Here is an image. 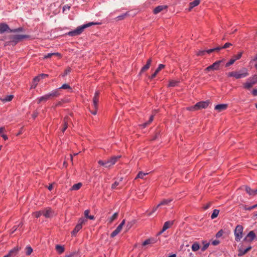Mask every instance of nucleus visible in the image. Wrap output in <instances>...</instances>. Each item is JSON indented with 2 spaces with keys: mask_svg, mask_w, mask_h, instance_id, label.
I'll return each instance as SVG.
<instances>
[{
  "mask_svg": "<svg viewBox=\"0 0 257 257\" xmlns=\"http://www.w3.org/2000/svg\"><path fill=\"white\" fill-rule=\"evenodd\" d=\"M245 191L249 195H254V190L251 189L248 186H245Z\"/></svg>",
  "mask_w": 257,
  "mask_h": 257,
  "instance_id": "39",
  "label": "nucleus"
},
{
  "mask_svg": "<svg viewBox=\"0 0 257 257\" xmlns=\"http://www.w3.org/2000/svg\"><path fill=\"white\" fill-rule=\"evenodd\" d=\"M248 75V71L246 68L240 70L239 72H235V78L240 79L244 78Z\"/></svg>",
  "mask_w": 257,
  "mask_h": 257,
  "instance_id": "7",
  "label": "nucleus"
},
{
  "mask_svg": "<svg viewBox=\"0 0 257 257\" xmlns=\"http://www.w3.org/2000/svg\"><path fill=\"white\" fill-rule=\"evenodd\" d=\"M220 48H221L219 47H217L215 48L210 49L208 50H199L197 52L196 55L197 56H204L206 53L210 54V53L213 52L214 51H219L220 50Z\"/></svg>",
  "mask_w": 257,
  "mask_h": 257,
  "instance_id": "6",
  "label": "nucleus"
},
{
  "mask_svg": "<svg viewBox=\"0 0 257 257\" xmlns=\"http://www.w3.org/2000/svg\"><path fill=\"white\" fill-rule=\"evenodd\" d=\"M151 62H152L151 59H148L147 62V64L144 67H142V68L141 70V72H143L145 71L146 70H148L150 66Z\"/></svg>",
  "mask_w": 257,
  "mask_h": 257,
  "instance_id": "23",
  "label": "nucleus"
},
{
  "mask_svg": "<svg viewBox=\"0 0 257 257\" xmlns=\"http://www.w3.org/2000/svg\"><path fill=\"white\" fill-rule=\"evenodd\" d=\"M18 229V227L17 225L14 226V227L12 229V231L11 232V233H13L15 231H16Z\"/></svg>",
  "mask_w": 257,
  "mask_h": 257,
  "instance_id": "61",
  "label": "nucleus"
},
{
  "mask_svg": "<svg viewBox=\"0 0 257 257\" xmlns=\"http://www.w3.org/2000/svg\"><path fill=\"white\" fill-rule=\"evenodd\" d=\"M34 214H35L36 217L39 218L41 215H43V211L41 210V211H39L35 212L34 213Z\"/></svg>",
  "mask_w": 257,
  "mask_h": 257,
  "instance_id": "47",
  "label": "nucleus"
},
{
  "mask_svg": "<svg viewBox=\"0 0 257 257\" xmlns=\"http://www.w3.org/2000/svg\"><path fill=\"white\" fill-rule=\"evenodd\" d=\"M28 37L29 36L26 35H18L12 36L11 39L13 42L17 43L21 40L25 38H28Z\"/></svg>",
  "mask_w": 257,
  "mask_h": 257,
  "instance_id": "9",
  "label": "nucleus"
},
{
  "mask_svg": "<svg viewBox=\"0 0 257 257\" xmlns=\"http://www.w3.org/2000/svg\"><path fill=\"white\" fill-rule=\"evenodd\" d=\"M119 185V182L115 181L113 184L111 185V188L112 189H115L117 186Z\"/></svg>",
  "mask_w": 257,
  "mask_h": 257,
  "instance_id": "57",
  "label": "nucleus"
},
{
  "mask_svg": "<svg viewBox=\"0 0 257 257\" xmlns=\"http://www.w3.org/2000/svg\"><path fill=\"white\" fill-rule=\"evenodd\" d=\"M59 90L60 91V89H71V87L68 84H64L60 87L58 88Z\"/></svg>",
  "mask_w": 257,
  "mask_h": 257,
  "instance_id": "45",
  "label": "nucleus"
},
{
  "mask_svg": "<svg viewBox=\"0 0 257 257\" xmlns=\"http://www.w3.org/2000/svg\"><path fill=\"white\" fill-rule=\"evenodd\" d=\"M70 71H71V69L70 68H67L65 71V72H64V74L63 75V76H65L67 75L70 72Z\"/></svg>",
  "mask_w": 257,
  "mask_h": 257,
  "instance_id": "58",
  "label": "nucleus"
},
{
  "mask_svg": "<svg viewBox=\"0 0 257 257\" xmlns=\"http://www.w3.org/2000/svg\"><path fill=\"white\" fill-rule=\"evenodd\" d=\"M87 221V219L84 218H81L78 220V223L72 232V235L75 236L78 232L82 228V225Z\"/></svg>",
  "mask_w": 257,
  "mask_h": 257,
  "instance_id": "3",
  "label": "nucleus"
},
{
  "mask_svg": "<svg viewBox=\"0 0 257 257\" xmlns=\"http://www.w3.org/2000/svg\"><path fill=\"white\" fill-rule=\"evenodd\" d=\"M251 248V246H249L248 247H247V248H246L245 249H244L242 246L239 247L238 249V256H241L242 255H243L244 254H245L248 251H249V250H250Z\"/></svg>",
  "mask_w": 257,
  "mask_h": 257,
  "instance_id": "14",
  "label": "nucleus"
},
{
  "mask_svg": "<svg viewBox=\"0 0 257 257\" xmlns=\"http://www.w3.org/2000/svg\"><path fill=\"white\" fill-rule=\"evenodd\" d=\"M99 94H100V92L99 91H96L95 92L94 96L93 98V105L94 108L97 109Z\"/></svg>",
  "mask_w": 257,
  "mask_h": 257,
  "instance_id": "13",
  "label": "nucleus"
},
{
  "mask_svg": "<svg viewBox=\"0 0 257 257\" xmlns=\"http://www.w3.org/2000/svg\"><path fill=\"white\" fill-rule=\"evenodd\" d=\"M223 62V60H218L215 61L212 65L208 66L205 69V71L209 72L211 70H217L219 69L220 64Z\"/></svg>",
  "mask_w": 257,
  "mask_h": 257,
  "instance_id": "5",
  "label": "nucleus"
},
{
  "mask_svg": "<svg viewBox=\"0 0 257 257\" xmlns=\"http://www.w3.org/2000/svg\"><path fill=\"white\" fill-rule=\"evenodd\" d=\"M40 79H41L40 76H39V75H38V76L35 77L33 79V83H37L38 84V82L40 80Z\"/></svg>",
  "mask_w": 257,
  "mask_h": 257,
  "instance_id": "51",
  "label": "nucleus"
},
{
  "mask_svg": "<svg viewBox=\"0 0 257 257\" xmlns=\"http://www.w3.org/2000/svg\"><path fill=\"white\" fill-rule=\"evenodd\" d=\"M52 56H57L59 57H61V55L59 53H48L46 55H45L44 57V59H48L51 58Z\"/></svg>",
  "mask_w": 257,
  "mask_h": 257,
  "instance_id": "25",
  "label": "nucleus"
},
{
  "mask_svg": "<svg viewBox=\"0 0 257 257\" xmlns=\"http://www.w3.org/2000/svg\"><path fill=\"white\" fill-rule=\"evenodd\" d=\"M100 24V23L90 22L87 24H84L82 26L78 27L74 30L69 32L67 33V35L70 36H71V37H74V36L79 35L83 32V31H84V30L85 28H87L90 27L92 25H99Z\"/></svg>",
  "mask_w": 257,
  "mask_h": 257,
  "instance_id": "1",
  "label": "nucleus"
},
{
  "mask_svg": "<svg viewBox=\"0 0 257 257\" xmlns=\"http://www.w3.org/2000/svg\"><path fill=\"white\" fill-rule=\"evenodd\" d=\"M148 174V173H144V172H143L142 171H140L138 174V175H137V177L136 178V179H137V178L143 179L144 176H146Z\"/></svg>",
  "mask_w": 257,
  "mask_h": 257,
  "instance_id": "38",
  "label": "nucleus"
},
{
  "mask_svg": "<svg viewBox=\"0 0 257 257\" xmlns=\"http://www.w3.org/2000/svg\"><path fill=\"white\" fill-rule=\"evenodd\" d=\"M209 101L208 100L205 101H200L197 102L195 104V106L197 108V110L202 109V108H206L209 105Z\"/></svg>",
  "mask_w": 257,
  "mask_h": 257,
  "instance_id": "10",
  "label": "nucleus"
},
{
  "mask_svg": "<svg viewBox=\"0 0 257 257\" xmlns=\"http://www.w3.org/2000/svg\"><path fill=\"white\" fill-rule=\"evenodd\" d=\"M70 9V6H69L68 5H65L63 8V12H64L65 11H69Z\"/></svg>",
  "mask_w": 257,
  "mask_h": 257,
  "instance_id": "52",
  "label": "nucleus"
},
{
  "mask_svg": "<svg viewBox=\"0 0 257 257\" xmlns=\"http://www.w3.org/2000/svg\"><path fill=\"white\" fill-rule=\"evenodd\" d=\"M255 237L256 235L254 232L253 231H250L247 234V235L246 236L244 239L245 240H247L249 242H251L253 240L255 239Z\"/></svg>",
  "mask_w": 257,
  "mask_h": 257,
  "instance_id": "16",
  "label": "nucleus"
},
{
  "mask_svg": "<svg viewBox=\"0 0 257 257\" xmlns=\"http://www.w3.org/2000/svg\"><path fill=\"white\" fill-rule=\"evenodd\" d=\"M118 215V212L114 213L111 217L108 219L109 223H111L114 220H115Z\"/></svg>",
  "mask_w": 257,
  "mask_h": 257,
  "instance_id": "26",
  "label": "nucleus"
},
{
  "mask_svg": "<svg viewBox=\"0 0 257 257\" xmlns=\"http://www.w3.org/2000/svg\"><path fill=\"white\" fill-rule=\"evenodd\" d=\"M223 233V232L222 230H219V231L216 233V237H217V238L221 237V236L222 235Z\"/></svg>",
  "mask_w": 257,
  "mask_h": 257,
  "instance_id": "56",
  "label": "nucleus"
},
{
  "mask_svg": "<svg viewBox=\"0 0 257 257\" xmlns=\"http://www.w3.org/2000/svg\"><path fill=\"white\" fill-rule=\"evenodd\" d=\"M153 118H154V116H153V115H152L150 117L149 120L148 121H147V122H145V123H143V124H142V126L144 128L146 127L148 125H149V124H150V123L153 121Z\"/></svg>",
  "mask_w": 257,
  "mask_h": 257,
  "instance_id": "36",
  "label": "nucleus"
},
{
  "mask_svg": "<svg viewBox=\"0 0 257 257\" xmlns=\"http://www.w3.org/2000/svg\"><path fill=\"white\" fill-rule=\"evenodd\" d=\"M69 121V118L68 116H66L64 119V127L62 129V132H64L67 129L68 127V123Z\"/></svg>",
  "mask_w": 257,
  "mask_h": 257,
  "instance_id": "24",
  "label": "nucleus"
},
{
  "mask_svg": "<svg viewBox=\"0 0 257 257\" xmlns=\"http://www.w3.org/2000/svg\"><path fill=\"white\" fill-rule=\"evenodd\" d=\"M200 2V0H194V1L190 3L189 5L190 7L188 9V11H191V10L194 7L198 6Z\"/></svg>",
  "mask_w": 257,
  "mask_h": 257,
  "instance_id": "21",
  "label": "nucleus"
},
{
  "mask_svg": "<svg viewBox=\"0 0 257 257\" xmlns=\"http://www.w3.org/2000/svg\"><path fill=\"white\" fill-rule=\"evenodd\" d=\"M164 67H165V65L164 64H159L158 67L156 69L155 71L158 73L159 72L161 69H163Z\"/></svg>",
  "mask_w": 257,
  "mask_h": 257,
  "instance_id": "46",
  "label": "nucleus"
},
{
  "mask_svg": "<svg viewBox=\"0 0 257 257\" xmlns=\"http://www.w3.org/2000/svg\"><path fill=\"white\" fill-rule=\"evenodd\" d=\"M154 242L153 241V239H146V240H145L143 242L142 245L143 246H145L146 245H148V244H151V243H153Z\"/></svg>",
  "mask_w": 257,
  "mask_h": 257,
  "instance_id": "42",
  "label": "nucleus"
},
{
  "mask_svg": "<svg viewBox=\"0 0 257 257\" xmlns=\"http://www.w3.org/2000/svg\"><path fill=\"white\" fill-rule=\"evenodd\" d=\"M11 29L9 26L6 23L0 24V33L3 34L5 32H11Z\"/></svg>",
  "mask_w": 257,
  "mask_h": 257,
  "instance_id": "11",
  "label": "nucleus"
},
{
  "mask_svg": "<svg viewBox=\"0 0 257 257\" xmlns=\"http://www.w3.org/2000/svg\"><path fill=\"white\" fill-rule=\"evenodd\" d=\"M257 82V77L254 75L253 77L249 78L246 82L244 83L243 87L245 89H250L254 84Z\"/></svg>",
  "mask_w": 257,
  "mask_h": 257,
  "instance_id": "4",
  "label": "nucleus"
},
{
  "mask_svg": "<svg viewBox=\"0 0 257 257\" xmlns=\"http://www.w3.org/2000/svg\"><path fill=\"white\" fill-rule=\"evenodd\" d=\"M179 81L175 80H172L170 81L169 84L168 85L169 87H175L178 85Z\"/></svg>",
  "mask_w": 257,
  "mask_h": 257,
  "instance_id": "33",
  "label": "nucleus"
},
{
  "mask_svg": "<svg viewBox=\"0 0 257 257\" xmlns=\"http://www.w3.org/2000/svg\"><path fill=\"white\" fill-rule=\"evenodd\" d=\"M47 94L50 99L54 97H57L60 95V91L59 90L58 88L53 90L50 93H48Z\"/></svg>",
  "mask_w": 257,
  "mask_h": 257,
  "instance_id": "15",
  "label": "nucleus"
},
{
  "mask_svg": "<svg viewBox=\"0 0 257 257\" xmlns=\"http://www.w3.org/2000/svg\"><path fill=\"white\" fill-rule=\"evenodd\" d=\"M243 228L241 225H237L234 231L235 235V240L238 242L242 237Z\"/></svg>",
  "mask_w": 257,
  "mask_h": 257,
  "instance_id": "2",
  "label": "nucleus"
},
{
  "mask_svg": "<svg viewBox=\"0 0 257 257\" xmlns=\"http://www.w3.org/2000/svg\"><path fill=\"white\" fill-rule=\"evenodd\" d=\"M82 185V184L81 183H78L75 184L71 187L70 190H78L81 188Z\"/></svg>",
  "mask_w": 257,
  "mask_h": 257,
  "instance_id": "29",
  "label": "nucleus"
},
{
  "mask_svg": "<svg viewBox=\"0 0 257 257\" xmlns=\"http://www.w3.org/2000/svg\"><path fill=\"white\" fill-rule=\"evenodd\" d=\"M232 46V44L230 43H226L222 47H220V50L222 49H226L227 48H228L229 47Z\"/></svg>",
  "mask_w": 257,
  "mask_h": 257,
  "instance_id": "50",
  "label": "nucleus"
},
{
  "mask_svg": "<svg viewBox=\"0 0 257 257\" xmlns=\"http://www.w3.org/2000/svg\"><path fill=\"white\" fill-rule=\"evenodd\" d=\"M120 156H113L112 157V158H111L109 161L110 162V164L112 165H113L116 162V161H117V160L120 158Z\"/></svg>",
  "mask_w": 257,
  "mask_h": 257,
  "instance_id": "28",
  "label": "nucleus"
},
{
  "mask_svg": "<svg viewBox=\"0 0 257 257\" xmlns=\"http://www.w3.org/2000/svg\"><path fill=\"white\" fill-rule=\"evenodd\" d=\"M112 166V165L110 164V162L109 160L107 161H105V168H109Z\"/></svg>",
  "mask_w": 257,
  "mask_h": 257,
  "instance_id": "54",
  "label": "nucleus"
},
{
  "mask_svg": "<svg viewBox=\"0 0 257 257\" xmlns=\"http://www.w3.org/2000/svg\"><path fill=\"white\" fill-rule=\"evenodd\" d=\"M252 94L253 96H257V89H254L252 91Z\"/></svg>",
  "mask_w": 257,
  "mask_h": 257,
  "instance_id": "64",
  "label": "nucleus"
},
{
  "mask_svg": "<svg viewBox=\"0 0 257 257\" xmlns=\"http://www.w3.org/2000/svg\"><path fill=\"white\" fill-rule=\"evenodd\" d=\"M187 110L189 111H195L197 110L196 107L195 106V105L193 106H191L190 107H188L186 108Z\"/></svg>",
  "mask_w": 257,
  "mask_h": 257,
  "instance_id": "49",
  "label": "nucleus"
},
{
  "mask_svg": "<svg viewBox=\"0 0 257 257\" xmlns=\"http://www.w3.org/2000/svg\"><path fill=\"white\" fill-rule=\"evenodd\" d=\"M241 56H242V53H241V52L239 53L236 55L234 56L233 59H235V61H236L237 60L241 58Z\"/></svg>",
  "mask_w": 257,
  "mask_h": 257,
  "instance_id": "53",
  "label": "nucleus"
},
{
  "mask_svg": "<svg viewBox=\"0 0 257 257\" xmlns=\"http://www.w3.org/2000/svg\"><path fill=\"white\" fill-rule=\"evenodd\" d=\"M219 213V210L218 209H214L213 211V212L211 215V219H214L215 218L217 217L218 215V214Z\"/></svg>",
  "mask_w": 257,
  "mask_h": 257,
  "instance_id": "35",
  "label": "nucleus"
},
{
  "mask_svg": "<svg viewBox=\"0 0 257 257\" xmlns=\"http://www.w3.org/2000/svg\"><path fill=\"white\" fill-rule=\"evenodd\" d=\"M122 227L120 225H118L116 228L111 233L110 237H114L116 235H117L121 230Z\"/></svg>",
  "mask_w": 257,
  "mask_h": 257,
  "instance_id": "19",
  "label": "nucleus"
},
{
  "mask_svg": "<svg viewBox=\"0 0 257 257\" xmlns=\"http://www.w3.org/2000/svg\"><path fill=\"white\" fill-rule=\"evenodd\" d=\"M128 15V12H126L125 13L117 17L116 19L117 20H123L126 16H127Z\"/></svg>",
  "mask_w": 257,
  "mask_h": 257,
  "instance_id": "41",
  "label": "nucleus"
},
{
  "mask_svg": "<svg viewBox=\"0 0 257 257\" xmlns=\"http://www.w3.org/2000/svg\"><path fill=\"white\" fill-rule=\"evenodd\" d=\"M174 223V221H167L165 222L164 224L163 228L162 230L158 232V235L161 234L163 232H164L167 229L171 227Z\"/></svg>",
  "mask_w": 257,
  "mask_h": 257,
  "instance_id": "8",
  "label": "nucleus"
},
{
  "mask_svg": "<svg viewBox=\"0 0 257 257\" xmlns=\"http://www.w3.org/2000/svg\"><path fill=\"white\" fill-rule=\"evenodd\" d=\"M24 31V28L23 27H19L17 29H12L11 30V33H17L19 32H22Z\"/></svg>",
  "mask_w": 257,
  "mask_h": 257,
  "instance_id": "43",
  "label": "nucleus"
},
{
  "mask_svg": "<svg viewBox=\"0 0 257 257\" xmlns=\"http://www.w3.org/2000/svg\"><path fill=\"white\" fill-rule=\"evenodd\" d=\"M167 8V7L164 5L158 6L155 8L153 12L155 14H157L162 11L163 10L166 9Z\"/></svg>",
  "mask_w": 257,
  "mask_h": 257,
  "instance_id": "18",
  "label": "nucleus"
},
{
  "mask_svg": "<svg viewBox=\"0 0 257 257\" xmlns=\"http://www.w3.org/2000/svg\"><path fill=\"white\" fill-rule=\"evenodd\" d=\"M21 249V247H19L18 246H16L13 249H12V250H11L10 251H9V253L10 254H11V255H13V254L14 253L15 254H17V252H18V251Z\"/></svg>",
  "mask_w": 257,
  "mask_h": 257,
  "instance_id": "32",
  "label": "nucleus"
},
{
  "mask_svg": "<svg viewBox=\"0 0 257 257\" xmlns=\"http://www.w3.org/2000/svg\"><path fill=\"white\" fill-rule=\"evenodd\" d=\"M256 207H257V205L255 204V205H252L251 206H250V207H248L247 209L248 210H251L252 209H254V208H256Z\"/></svg>",
  "mask_w": 257,
  "mask_h": 257,
  "instance_id": "63",
  "label": "nucleus"
},
{
  "mask_svg": "<svg viewBox=\"0 0 257 257\" xmlns=\"http://www.w3.org/2000/svg\"><path fill=\"white\" fill-rule=\"evenodd\" d=\"M56 249L59 254H62L65 250L64 247L59 244L56 246Z\"/></svg>",
  "mask_w": 257,
  "mask_h": 257,
  "instance_id": "27",
  "label": "nucleus"
},
{
  "mask_svg": "<svg viewBox=\"0 0 257 257\" xmlns=\"http://www.w3.org/2000/svg\"><path fill=\"white\" fill-rule=\"evenodd\" d=\"M153 118H154V116H153V115H152L150 117L149 120L148 121H147V122H145V123H143V124H142V126L144 128L146 127L148 125H149V124H150V123L153 121Z\"/></svg>",
  "mask_w": 257,
  "mask_h": 257,
  "instance_id": "37",
  "label": "nucleus"
},
{
  "mask_svg": "<svg viewBox=\"0 0 257 257\" xmlns=\"http://www.w3.org/2000/svg\"><path fill=\"white\" fill-rule=\"evenodd\" d=\"M43 215L46 218H50L53 216L54 211L50 208H47L43 210Z\"/></svg>",
  "mask_w": 257,
  "mask_h": 257,
  "instance_id": "12",
  "label": "nucleus"
},
{
  "mask_svg": "<svg viewBox=\"0 0 257 257\" xmlns=\"http://www.w3.org/2000/svg\"><path fill=\"white\" fill-rule=\"evenodd\" d=\"M227 75L228 77H235V71H233V72H229L227 74Z\"/></svg>",
  "mask_w": 257,
  "mask_h": 257,
  "instance_id": "55",
  "label": "nucleus"
},
{
  "mask_svg": "<svg viewBox=\"0 0 257 257\" xmlns=\"http://www.w3.org/2000/svg\"><path fill=\"white\" fill-rule=\"evenodd\" d=\"M227 108V104H219L216 105L214 109L217 110L218 112H221L223 110L226 109Z\"/></svg>",
  "mask_w": 257,
  "mask_h": 257,
  "instance_id": "17",
  "label": "nucleus"
},
{
  "mask_svg": "<svg viewBox=\"0 0 257 257\" xmlns=\"http://www.w3.org/2000/svg\"><path fill=\"white\" fill-rule=\"evenodd\" d=\"M235 61V59H234L233 58L231 59L227 63L225 64V67H228L231 65L233 64L234 62Z\"/></svg>",
  "mask_w": 257,
  "mask_h": 257,
  "instance_id": "44",
  "label": "nucleus"
},
{
  "mask_svg": "<svg viewBox=\"0 0 257 257\" xmlns=\"http://www.w3.org/2000/svg\"><path fill=\"white\" fill-rule=\"evenodd\" d=\"M50 99L48 94H46L43 96H42L39 98H38V103H40L43 101H46Z\"/></svg>",
  "mask_w": 257,
  "mask_h": 257,
  "instance_id": "20",
  "label": "nucleus"
},
{
  "mask_svg": "<svg viewBox=\"0 0 257 257\" xmlns=\"http://www.w3.org/2000/svg\"><path fill=\"white\" fill-rule=\"evenodd\" d=\"M202 244H203V246H202V247H201V251H204L209 246V242H207V241H203Z\"/></svg>",
  "mask_w": 257,
  "mask_h": 257,
  "instance_id": "34",
  "label": "nucleus"
},
{
  "mask_svg": "<svg viewBox=\"0 0 257 257\" xmlns=\"http://www.w3.org/2000/svg\"><path fill=\"white\" fill-rule=\"evenodd\" d=\"M172 201H173L172 199H164L162 201H161L160 203L158 204V206H161L162 205H168Z\"/></svg>",
  "mask_w": 257,
  "mask_h": 257,
  "instance_id": "22",
  "label": "nucleus"
},
{
  "mask_svg": "<svg viewBox=\"0 0 257 257\" xmlns=\"http://www.w3.org/2000/svg\"><path fill=\"white\" fill-rule=\"evenodd\" d=\"M191 248L193 251H196L200 248V245L198 242H195L192 245Z\"/></svg>",
  "mask_w": 257,
  "mask_h": 257,
  "instance_id": "30",
  "label": "nucleus"
},
{
  "mask_svg": "<svg viewBox=\"0 0 257 257\" xmlns=\"http://www.w3.org/2000/svg\"><path fill=\"white\" fill-rule=\"evenodd\" d=\"M13 97H14V96L13 95H7V96H5V97H4L2 99V100L3 102H4L11 101L13 99Z\"/></svg>",
  "mask_w": 257,
  "mask_h": 257,
  "instance_id": "31",
  "label": "nucleus"
},
{
  "mask_svg": "<svg viewBox=\"0 0 257 257\" xmlns=\"http://www.w3.org/2000/svg\"><path fill=\"white\" fill-rule=\"evenodd\" d=\"M90 211L89 210H86L85 211H84V215H85V217L86 218H88V217L89 216V213Z\"/></svg>",
  "mask_w": 257,
  "mask_h": 257,
  "instance_id": "60",
  "label": "nucleus"
},
{
  "mask_svg": "<svg viewBox=\"0 0 257 257\" xmlns=\"http://www.w3.org/2000/svg\"><path fill=\"white\" fill-rule=\"evenodd\" d=\"M26 254L27 255H30L33 252V248L30 246H27L26 247Z\"/></svg>",
  "mask_w": 257,
  "mask_h": 257,
  "instance_id": "40",
  "label": "nucleus"
},
{
  "mask_svg": "<svg viewBox=\"0 0 257 257\" xmlns=\"http://www.w3.org/2000/svg\"><path fill=\"white\" fill-rule=\"evenodd\" d=\"M159 207H160V206H158V204L156 206L154 207L153 208L152 211H151L150 213H149L148 215V216H151L154 212L156 211V210H157L158 208Z\"/></svg>",
  "mask_w": 257,
  "mask_h": 257,
  "instance_id": "48",
  "label": "nucleus"
},
{
  "mask_svg": "<svg viewBox=\"0 0 257 257\" xmlns=\"http://www.w3.org/2000/svg\"><path fill=\"white\" fill-rule=\"evenodd\" d=\"M98 163L100 166L105 167V161L99 160Z\"/></svg>",
  "mask_w": 257,
  "mask_h": 257,
  "instance_id": "59",
  "label": "nucleus"
},
{
  "mask_svg": "<svg viewBox=\"0 0 257 257\" xmlns=\"http://www.w3.org/2000/svg\"><path fill=\"white\" fill-rule=\"evenodd\" d=\"M39 76H40L41 79H43L46 77H48V75L46 74H41L40 75H39Z\"/></svg>",
  "mask_w": 257,
  "mask_h": 257,
  "instance_id": "62",
  "label": "nucleus"
}]
</instances>
